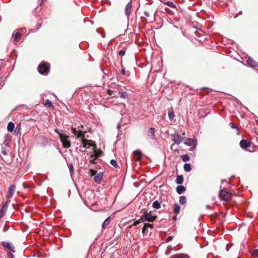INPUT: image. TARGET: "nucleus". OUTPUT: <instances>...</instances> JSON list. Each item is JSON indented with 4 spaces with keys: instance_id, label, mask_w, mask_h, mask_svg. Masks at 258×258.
Wrapping results in <instances>:
<instances>
[{
    "instance_id": "f257e3e1",
    "label": "nucleus",
    "mask_w": 258,
    "mask_h": 258,
    "mask_svg": "<svg viewBox=\"0 0 258 258\" xmlns=\"http://www.w3.org/2000/svg\"><path fill=\"white\" fill-rule=\"evenodd\" d=\"M55 132L59 135V139L62 143V147L69 148L71 147V142L69 140V136L65 133L64 131H59L58 128L55 129Z\"/></svg>"
},
{
    "instance_id": "f03ea898",
    "label": "nucleus",
    "mask_w": 258,
    "mask_h": 258,
    "mask_svg": "<svg viewBox=\"0 0 258 258\" xmlns=\"http://www.w3.org/2000/svg\"><path fill=\"white\" fill-rule=\"evenodd\" d=\"M240 146L242 149L249 152H253L255 150L253 144L247 140H242L240 142Z\"/></svg>"
},
{
    "instance_id": "7ed1b4c3",
    "label": "nucleus",
    "mask_w": 258,
    "mask_h": 258,
    "mask_svg": "<svg viewBox=\"0 0 258 258\" xmlns=\"http://www.w3.org/2000/svg\"><path fill=\"white\" fill-rule=\"evenodd\" d=\"M156 218V215L153 214L151 211L149 212H146L140 217V221L143 222L145 221L153 222Z\"/></svg>"
},
{
    "instance_id": "20e7f679",
    "label": "nucleus",
    "mask_w": 258,
    "mask_h": 258,
    "mask_svg": "<svg viewBox=\"0 0 258 258\" xmlns=\"http://www.w3.org/2000/svg\"><path fill=\"white\" fill-rule=\"evenodd\" d=\"M219 196L223 200L228 201L231 199L232 194L225 190H221L219 192Z\"/></svg>"
},
{
    "instance_id": "39448f33",
    "label": "nucleus",
    "mask_w": 258,
    "mask_h": 258,
    "mask_svg": "<svg viewBox=\"0 0 258 258\" xmlns=\"http://www.w3.org/2000/svg\"><path fill=\"white\" fill-rule=\"evenodd\" d=\"M49 69L45 63H41L38 66V72L42 75H46L49 72Z\"/></svg>"
},
{
    "instance_id": "423d86ee",
    "label": "nucleus",
    "mask_w": 258,
    "mask_h": 258,
    "mask_svg": "<svg viewBox=\"0 0 258 258\" xmlns=\"http://www.w3.org/2000/svg\"><path fill=\"white\" fill-rule=\"evenodd\" d=\"M172 140L175 144L179 145L182 142L183 138L178 134H173L171 135Z\"/></svg>"
},
{
    "instance_id": "0eeeda50",
    "label": "nucleus",
    "mask_w": 258,
    "mask_h": 258,
    "mask_svg": "<svg viewBox=\"0 0 258 258\" xmlns=\"http://www.w3.org/2000/svg\"><path fill=\"white\" fill-rule=\"evenodd\" d=\"M16 187L15 185H11L8 189V195L7 196V200H10V199L13 197L16 190Z\"/></svg>"
},
{
    "instance_id": "6e6552de",
    "label": "nucleus",
    "mask_w": 258,
    "mask_h": 258,
    "mask_svg": "<svg viewBox=\"0 0 258 258\" xmlns=\"http://www.w3.org/2000/svg\"><path fill=\"white\" fill-rule=\"evenodd\" d=\"M82 143L83 148L85 149H88L91 146H93V142L92 141L88 140L84 138H82Z\"/></svg>"
},
{
    "instance_id": "1a4fd4ad",
    "label": "nucleus",
    "mask_w": 258,
    "mask_h": 258,
    "mask_svg": "<svg viewBox=\"0 0 258 258\" xmlns=\"http://www.w3.org/2000/svg\"><path fill=\"white\" fill-rule=\"evenodd\" d=\"M72 131L74 134L77 137V138H81V139L85 137V133L86 132L82 131H77L75 128H72Z\"/></svg>"
},
{
    "instance_id": "9d476101",
    "label": "nucleus",
    "mask_w": 258,
    "mask_h": 258,
    "mask_svg": "<svg viewBox=\"0 0 258 258\" xmlns=\"http://www.w3.org/2000/svg\"><path fill=\"white\" fill-rule=\"evenodd\" d=\"M133 4L132 1H130V2L127 3V4L126 5L124 11H125V14L126 15V16H129L131 14V12L132 10H133V8H132Z\"/></svg>"
},
{
    "instance_id": "9b49d317",
    "label": "nucleus",
    "mask_w": 258,
    "mask_h": 258,
    "mask_svg": "<svg viewBox=\"0 0 258 258\" xmlns=\"http://www.w3.org/2000/svg\"><path fill=\"white\" fill-rule=\"evenodd\" d=\"M184 144L188 146L195 147L197 145V140L188 138L184 142Z\"/></svg>"
},
{
    "instance_id": "f8f14e48",
    "label": "nucleus",
    "mask_w": 258,
    "mask_h": 258,
    "mask_svg": "<svg viewBox=\"0 0 258 258\" xmlns=\"http://www.w3.org/2000/svg\"><path fill=\"white\" fill-rule=\"evenodd\" d=\"M247 63L249 66L251 67H258V63L252 58L249 57L247 59Z\"/></svg>"
},
{
    "instance_id": "ddd939ff",
    "label": "nucleus",
    "mask_w": 258,
    "mask_h": 258,
    "mask_svg": "<svg viewBox=\"0 0 258 258\" xmlns=\"http://www.w3.org/2000/svg\"><path fill=\"white\" fill-rule=\"evenodd\" d=\"M10 202V200H7L6 202L2 206L0 211V218L3 217L5 215V212L7 210L8 204Z\"/></svg>"
},
{
    "instance_id": "4468645a",
    "label": "nucleus",
    "mask_w": 258,
    "mask_h": 258,
    "mask_svg": "<svg viewBox=\"0 0 258 258\" xmlns=\"http://www.w3.org/2000/svg\"><path fill=\"white\" fill-rule=\"evenodd\" d=\"M155 130L154 127H151L149 129L147 133V136L148 137L151 139L155 140Z\"/></svg>"
},
{
    "instance_id": "2eb2a0df",
    "label": "nucleus",
    "mask_w": 258,
    "mask_h": 258,
    "mask_svg": "<svg viewBox=\"0 0 258 258\" xmlns=\"http://www.w3.org/2000/svg\"><path fill=\"white\" fill-rule=\"evenodd\" d=\"M3 245L12 252H14L15 251V247L13 246L11 243L8 242H3Z\"/></svg>"
},
{
    "instance_id": "dca6fc26",
    "label": "nucleus",
    "mask_w": 258,
    "mask_h": 258,
    "mask_svg": "<svg viewBox=\"0 0 258 258\" xmlns=\"http://www.w3.org/2000/svg\"><path fill=\"white\" fill-rule=\"evenodd\" d=\"M134 154L136 161H140L142 157V153L140 150H136L134 152Z\"/></svg>"
},
{
    "instance_id": "f3484780",
    "label": "nucleus",
    "mask_w": 258,
    "mask_h": 258,
    "mask_svg": "<svg viewBox=\"0 0 258 258\" xmlns=\"http://www.w3.org/2000/svg\"><path fill=\"white\" fill-rule=\"evenodd\" d=\"M103 174L99 172L97 173L94 177V180L97 183H100L102 178Z\"/></svg>"
},
{
    "instance_id": "a211bd4d",
    "label": "nucleus",
    "mask_w": 258,
    "mask_h": 258,
    "mask_svg": "<svg viewBox=\"0 0 258 258\" xmlns=\"http://www.w3.org/2000/svg\"><path fill=\"white\" fill-rule=\"evenodd\" d=\"M110 222V217L107 218L102 224V228L105 229L109 225Z\"/></svg>"
},
{
    "instance_id": "6ab92c4d",
    "label": "nucleus",
    "mask_w": 258,
    "mask_h": 258,
    "mask_svg": "<svg viewBox=\"0 0 258 258\" xmlns=\"http://www.w3.org/2000/svg\"><path fill=\"white\" fill-rule=\"evenodd\" d=\"M185 190V188L182 185H179L176 187V191L177 192L181 195Z\"/></svg>"
},
{
    "instance_id": "aec40b11",
    "label": "nucleus",
    "mask_w": 258,
    "mask_h": 258,
    "mask_svg": "<svg viewBox=\"0 0 258 258\" xmlns=\"http://www.w3.org/2000/svg\"><path fill=\"white\" fill-rule=\"evenodd\" d=\"M176 183L178 184H181L183 181V177L182 175H178L176 176Z\"/></svg>"
},
{
    "instance_id": "412c9836",
    "label": "nucleus",
    "mask_w": 258,
    "mask_h": 258,
    "mask_svg": "<svg viewBox=\"0 0 258 258\" xmlns=\"http://www.w3.org/2000/svg\"><path fill=\"white\" fill-rule=\"evenodd\" d=\"M15 128V124L12 122H10L7 126V130L9 132H13Z\"/></svg>"
},
{
    "instance_id": "4be33fe9",
    "label": "nucleus",
    "mask_w": 258,
    "mask_h": 258,
    "mask_svg": "<svg viewBox=\"0 0 258 258\" xmlns=\"http://www.w3.org/2000/svg\"><path fill=\"white\" fill-rule=\"evenodd\" d=\"M21 39V34L19 32H17L14 35V41L16 43H18Z\"/></svg>"
},
{
    "instance_id": "5701e85b",
    "label": "nucleus",
    "mask_w": 258,
    "mask_h": 258,
    "mask_svg": "<svg viewBox=\"0 0 258 258\" xmlns=\"http://www.w3.org/2000/svg\"><path fill=\"white\" fill-rule=\"evenodd\" d=\"M180 207L178 204H175L174 205L173 212L174 213H175L176 214H178L180 211Z\"/></svg>"
},
{
    "instance_id": "b1692460",
    "label": "nucleus",
    "mask_w": 258,
    "mask_h": 258,
    "mask_svg": "<svg viewBox=\"0 0 258 258\" xmlns=\"http://www.w3.org/2000/svg\"><path fill=\"white\" fill-rule=\"evenodd\" d=\"M152 207L156 209H159L160 208L161 206L158 201H155L153 203Z\"/></svg>"
},
{
    "instance_id": "393cba45",
    "label": "nucleus",
    "mask_w": 258,
    "mask_h": 258,
    "mask_svg": "<svg viewBox=\"0 0 258 258\" xmlns=\"http://www.w3.org/2000/svg\"><path fill=\"white\" fill-rule=\"evenodd\" d=\"M183 169H184V171H185L186 172H189L191 169V166H190V164L185 163L184 165Z\"/></svg>"
},
{
    "instance_id": "a878e982",
    "label": "nucleus",
    "mask_w": 258,
    "mask_h": 258,
    "mask_svg": "<svg viewBox=\"0 0 258 258\" xmlns=\"http://www.w3.org/2000/svg\"><path fill=\"white\" fill-rule=\"evenodd\" d=\"M44 105L47 107H52V103L50 100L46 99L44 101Z\"/></svg>"
},
{
    "instance_id": "bb28decb",
    "label": "nucleus",
    "mask_w": 258,
    "mask_h": 258,
    "mask_svg": "<svg viewBox=\"0 0 258 258\" xmlns=\"http://www.w3.org/2000/svg\"><path fill=\"white\" fill-rule=\"evenodd\" d=\"M229 125L231 128L236 130L237 135H239L240 134V130L239 128L236 125H235L233 123L230 122L229 123Z\"/></svg>"
},
{
    "instance_id": "cd10ccee",
    "label": "nucleus",
    "mask_w": 258,
    "mask_h": 258,
    "mask_svg": "<svg viewBox=\"0 0 258 258\" xmlns=\"http://www.w3.org/2000/svg\"><path fill=\"white\" fill-rule=\"evenodd\" d=\"M186 202V197L184 196H181L179 199V203L181 205L184 204Z\"/></svg>"
},
{
    "instance_id": "c85d7f7f",
    "label": "nucleus",
    "mask_w": 258,
    "mask_h": 258,
    "mask_svg": "<svg viewBox=\"0 0 258 258\" xmlns=\"http://www.w3.org/2000/svg\"><path fill=\"white\" fill-rule=\"evenodd\" d=\"M175 116L174 112L173 110L168 112V117L170 120H172Z\"/></svg>"
},
{
    "instance_id": "c756f323",
    "label": "nucleus",
    "mask_w": 258,
    "mask_h": 258,
    "mask_svg": "<svg viewBox=\"0 0 258 258\" xmlns=\"http://www.w3.org/2000/svg\"><path fill=\"white\" fill-rule=\"evenodd\" d=\"M171 258H188V257L183 254H176L173 255Z\"/></svg>"
},
{
    "instance_id": "7c9ffc66",
    "label": "nucleus",
    "mask_w": 258,
    "mask_h": 258,
    "mask_svg": "<svg viewBox=\"0 0 258 258\" xmlns=\"http://www.w3.org/2000/svg\"><path fill=\"white\" fill-rule=\"evenodd\" d=\"M182 160L184 162L188 161L189 160V157L188 155L185 154L182 156Z\"/></svg>"
},
{
    "instance_id": "2f4dec72",
    "label": "nucleus",
    "mask_w": 258,
    "mask_h": 258,
    "mask_svg": "<svg viewBox=\"0 0 258 258\" xmlns=\"http://www.w3.org/2000/svg\"><path fill=\"white\" fill-rule=\"evenodd\" d=\"M110 164L111 165H112L113 166L116 168L118 167V164L117 163V162L116 160L114 159H112L110 161Z\"/></svg>"
},
{
    "instance_id": "473e14b6",
    "label": "nucleus",
    "mask_w": 258,
    "mask_h": 258,
    "mask_svg": "<svg viewBox=\"0 0 258 258\" xmlns=\"http://www.w3.org/2000/svg\"><path fill=\"white\" fill-rule=\"evenodd\" d=\"M165 4L171 8H175V5L173 2L168 1L166 3H165Z\"/></svg>"
},
{
    "instance_id": "72a5a7b5",
    "label": "nucleus",
    "mask_w": 258,
    "mask_h": 258,
    "mask_svg": "<svg viewBox=\"0 0 258 258\" xmlns=\"http://www.w3.org/2000/svg\"><path fill=\"white\" fill-rule=\"evenodd\" d=\"M69 168L70 173L72 175V173H73V171H74V167H73V165L72 164H70L69 165Z\"/></svg>"
},
{
    "instance_id": "f704fd0d",
    "label": "nucleus",
    "mask_w": 258,
    "mask_h": 258,
    "mask_svg": "<svg viewBox=\"0 0 258 258\" xmlns=\"http://www.w3.org/2000/svg\"><path fill=\"white\" fill-rule=\"evenodd\" d=\"M141 222H142L141 221H140V218L139 219V220H136L133 224V225H132V226H136L138 224H140Z\"/></svg>"
},
{
    "instance_id": "c9c22d12",
    "label": "nucleus",
    "mask_w": 258,
    "mask_h": 258,
    "mask_svg": "<svg viewBox=\"0 0 258 258\" xmlns=\"http://www.w3.org/2000/svg\"><path fill=\"white\" fill-rule=\"evenodd\" d=\"M127 93L126 92H122L120 95L121 98H125L127 96Z\"/></svg>"
},
{
    "instance_id": "e433bc0d",
    "label": "nucleus",
    "mask_w": 258,
    "mask_h": 258,
    "mask_svg": "<svg viewBox=\"0 0 258 258\" xmlns=\"http://www.w3.org/2000/svg\"><path fill=\"white\" fill-rule=\"evenodd\" d=\"M96 31L98 33H102V37L103 38H104L105 37V34L103 32V33H102L101 31L99 30V29H97L96 30Z\"/></svg>"
},
{
    "instance_id": "4c0bfd02",
    "label": "nucleus",
    "mask_w": 258,
    "mask_h": 258,
    "mask_svg": "<svg viewBox=\"0 0 258 258\" xmlns=\"http://www.w3.org/2000/svg\"><path fill=\"white\" fill-rule=\"evenodd\" d=\"M252 254L258 256V249H255L252 252Z\"/></svg>"
},
{
    "instance_id": "58836bf2",
    "label": "nucleus",
    "mask_w": 258,
    "mask_h": 258,
    "mask_svg": "<svg viewBox=\"0 0 258 258\" xmlns=\"http://www.w3.org/2000/svg\"><path fill=\"white\" fill-rule=\"evenodd\" d=\"M125 51L124 50H121L119 51L118 53L120 55H123L125 54Z\"/></svg>"
},
{
    "instance_id": "ea45409f",
    "label": "nucleus",
    "mask_w": 258,
    "mask_h": 258,
    "mask_svg": "<svg viewBox=\"0 0 258 258\" xmlns=\"http://www.w3.org/2000/svg\"><path fill=\"white\" fill-rule=\"evenodd\" d=\"M147 226H145V223L144 224V227H143V229H142V232L143 233L146 232V230H147Z\"/></svg>"
},
{
    "instance_id": "a19ab883",
    "label": "nucleus",
    "mask_w": 258,
    "mask_h": 258,
    "mask_svg": "<svg viewBox=\"0 0 258 258\" xmlns=\"http://www.w3.org/2000/svg\"><path fill=\"white\" fill-rule=\"evenodd\" d=\"M145 226H147V227H150L152 229L153 227V225L151 224L145 223Z\"/></svg>"
},
{
    "instance_id": "79ce46f5",
    "label": "nucleus",
    "mask_w": 258,
    "mask_h": 258,
    "mask_svg": "<svg viewBox=\"0 0 258 258\" xmlns=\"http://www.w3.org/2000/svg\"><path fill=\"white\" fill-rule=\"evenodd\" d=\"M8 255L9 258H14V254L11 252H9L8 253Z\"/></svg>"
},
{
    "instance_id": "37998d69",
    "label": "nucleus",
    "mask_w": 258,
    "mask_h": 258,
    "mask_svg": "<svg viewBox=\"0 0 258 258\" xmlns=\"http://www.w3.org/2000/svg\"><path fill=\"white\" fill-rule=\"evenodd\" d=\"M172 239V236H169V237H168L166 239V241L167 242H169L170 241H171Z\"/></svg>"
},
{
    "instance_id": "c03bdc74",
    "label": "nucleus",
    "mask_w": 258,
    "mask_h": 258,
    "mask_svg": "<svg viewBox=\"0 0 258 258\" xmlns=\"http://www.w3.org/2000/svg\"><path fill=\"white\" fill-rule=\"evenodd\" d=\"M90 172L91 173V175H94L96 174V171L94 170L93 169L90 170Z\"/></svg>"
},
{
    "instance_id": "a18cd8bd",
    "label": "nucleus",
    "mask_w": 258,
    "mask_h": 258,
    "mask_svg": "<svg viewBox=\"0 0 258 258\" xmlns=\"http://www.w3.org/2000/svg\"><path fill=\"white\" fill-rule=\"evenodd\" d=\"M121 73L122 75H125V70L124 69H122L121 70Z\"/></svg>"
},
{
    "instance_id": "49530a36",
    "label": "nucleus",
    "mask_w": 258,
    "mask_h": 258,
    "mask_svg": "<svg viewBox=\"0 0 258 258\" xmlns=\"http://www.w3.org/2000/svg\"><path fill=\"white\" fill-rule=\"evenodd\" d=\"M19 132V130H18L17 127H16V128L15 131V133H18Z\"/></svg>"
},
{
    "instance_id": "de8ad7c7",
    "label": "nucleus",
    "mask_w": 258,
    "mask_h": 258,
    "mask_svg": "<svg viewBox=\"0 0 258 258\" xmlns=\"http://www.w3.org/2000/svg\"><path fill=\"white\" fill-rule=\"evenodd\" d=\"M95 159H94L93 160H91L90 162H91V163H95Z\"/></svg>"
},
{
    "instance_id": "09e8293b",
    "label": "nucleus",
    "mask_w": 258,
    "mask_h": 258,
    "mask_svg": "<svg viewBox=\"0 0 258 258\" xmlns=\"http://www.w3.org/2000/svg\"><path fill=\"white\" fill-rule=\"evenodd\" d=\"M120 124H118L117 125V128L118 130H119V129H120Z\"/></svg>"
},
{
    "instance_id": "8fccbe9b",
    "label": "nucleus",
    "mask_w": 258,
    "mask_h": 258,
    "mask_svg": "<svg viewBox=\"0 0 258 258\" xmlns=\"http://www.w3.org/2000/svg\"><path fill=\"white\" fill-rule=\"evenodd\" d=\"M23 186L24 188H28V186H27L25 184L23 183Z\"/></svg>"
},
{
    "instance_id": "3c124183",
    "label": "nucleus",
    "mask_w": 258,
    "mask_h": 258,
    "mask_svg": "<svg viewBox=\"0 0 258 258\" xmlns=\"http://www.w3.org/2000/svg\"><path fill=\"white\" fill-rule=\"evenodd\" d=\"M152 21H155V17H153V20H151Z\"/></svg>"
},
{
    "instance_id": "603ef678",
    "label": "nucleus",
    "mask_w": 258,
    "mask_h": 258,
    "mask_svg": "<svg viewBox=\"0 0 258 258\" xmlns=\"http://www.w3.org/2000/svg\"><path fill=\"white\" fill-rule=\"evenodd\" d=\"M239 15L242 14L241 11H240V12H239Z\"/></svg>"
}]
</instances>
